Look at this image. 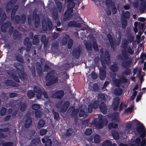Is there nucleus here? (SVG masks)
Here are the masks:
<instances>
[{
    "label": "nucleus",
    "instance_id": "1",
    "mask_svg": "<svg viewBox=\"0 0 146 146\" xmlns=\"http://www.w3.org/2000/svg\"><path fill=\"white\" fill-rule=\"evenodd\" d=\"M108 123V120L106 118H104L101 115H99L98 118L94 119L92 123L97 128L99 129L102 128L104 125H107Z\"/></svg>",
    "mask_w": 146,
    "mask_h": 146
},
{
    "label": "nucleus",
    "instance_id": "2",
    "mask_svg": "<svg viewBox=\"0 0 146 146\" xmlns=\"http://www.w3.org/2000/svg\"><path fill=\"white\" fill-rule=\"evenodd\" d=\"M55 70H51L47 74L45 77V80L46 81V85L47 86H50L54 83L57 82L58 78L57 77L54 78Z\"/></svg>",
    "mask_w": 146,
    "mask_h": 146
},
{
    "label": "nucleus",
    "instance_id": "3",
    "mask_svg": "<svg viewBox=\"0 0 146 146\" xmlns=\"http://www.w3.org/2000/svg\"><path fill=\"white\" fill-rule=\"evenodd\" d=\"M135 125L136 127V130L137 133L140 134L141 138L145 137L146 136V129L143 124L140 121L136 120Z\"/></svg>",
    "mask_w": 146,
    "mask_h": 146
},
{
    "label": "nucleus",
    "instance_id": "4",
    "mask_svg": "<svg viewBox=\"0 0 146 146\" xmlns=\"http://www.w3.org/2000/svg\"><path fill=\"white\" fill-rule=\"evenodd\" d=\"M14 66L16 68L17 72L20 79L24 80L26 78V75L24 72V69L23 65L18 62L15 63Z\"/></svg>",
    "mask_w": 146,
    "mask_h": 146
},
{
    "label": "nucleus",
    "instance_id": "5",
    "mask_svg": "<svg viewBox=\"0 0 146 146\" xmlns=\"http://www.w3.org/2000/svg\"><path fill=\"white\" fill-rule=\"evenodd\" d=\"M63 101H61L59 102L57 104L56 107L59 108L61 105L60 110L61 112L63 113L65 112L67 110L70 106V102L68 101H66L63 104Z\"/></svg>",
    "mask_w": 146,
    "mask_h": 146
},
{
    "label": "nucleus",
    "instance_id": "6",
    "mask_svg": "<svg viewBox=\"0 0 146 146\" xmlns=\"http://www.w3.org/2000/svg\"><path fill=\"white\" fill-rule=\"evenodd\" d=\"M53 93L51 96L53 98L60 99L63 96L64 94V91L63 90H57L53 91Z\"/></svg>",
    "mask_w": 146,
    "mask_h": 146
},
{
    "label": "nucleus",
    "instance_id": "7",
    "mask_svg": "<svg viewBox=\"0 0 146 146\" xmlns=\"http://www.w3.org/2000/svg\"><path fill=\"white\" fill-rule=\"evenodd\" d=\"M26 17L25 14H23L20 17L18 15H16L15 17V20L16 23L17 24H24L25 23Z\"/></svg>",
    "mask_w": 146,
    "mask_h": 146
},
{
    "label": "nucleus",
    "instance_id": "8",
    "mask_svg": "<svg viewBox=\"0 0 146 146\" xmlns=\"http://www.w3.org/2000/svg\"><path fill=\"white\" fill-rule=\"evenodd\" d=\"M120 99L118 97H115L113 99L112 104L113 110L115 111L118 110V108L120 103Z\"/></svg>",
    "mask_w": 146,
    "mask_h": 146
},
{
    "label": "nucleus",
    "instance_id": "9",
    "mask_svg": "<svg viewBox=\"0 0 146 146\" xmlns=\"http://www.w3.org/2000/svg\"><path fill=\"white\" fill-rule=\"evenodd\" d=\"M119 113L116 112L114 113L109 114L108 115V117L111 119L112 121L119 122Z\"/></svg>",
    "mask_w": 146,
    "mask_h": 146
},
{
    "label": "nucleus",
    "instance_id": "10",
    "mask_svg": "<svg viewBox=\"0 0 146 146\" xmlns=\"http://www.w3.org/2000/svg\"><path fill=\"white\" fill-rule=\"evenodd\" d=\"M24 44L26 45V50L27 52H29L32 45V42L29 41V38L28 37H26L24 41Z\"/></svg>",
    "mask_w": 146,
    "mask_h": 146
},
{
    "label": "nucleus",
    "instance_id": "11",
    "mask_svg": "<svg viewBox=\"0 0 146 146\" xmlns=\"http://www.w3.org/2000/svg\"><path fill=\"white\" fill-rule=\"evenodd\" d=\"M131 63V61L130 60L125 59L123 60L121 62V65L123 68H128L130 67Z\"/></svg>",
    "mask_w": 146,
    "mask_h": 146
},
{
    "label": "nucleus",
    "instance_id": "12",
    "mask_svg": "<svg viewBox=\"0 0 146 146\" xmlns=\"http://www.w3.org/2000/svg\"><path fill=\"white\" fill-rule=\"evenodd\" d=\"M79 112V110L78 108H74L71 112V117H74V121L75 122H76L78 119V115Z\"/></svg>",
    "mask_w": 146,
    "mask_h": 146
},
{
    "label": "nucleus",
    "instance_id": "13",
    "mask_svg": "<svg viewBox=\"0 0 146 146\" xmlns=\"http://www.w3.org/2000/svg\"><path fill=\"white\" fill-rule=\"evenodd\" d=\"M11 25V23L9 21H7L6 22L3 23L1 27V29L2 31L4 33L5 32L7 29L9 28Z\"/></svg>",
    "mask_w": 146,
    "mask_h": 146
},
{
    "label": "nucleus",
    "instance_id": "14",
    "mask_svg": "<svg viewBox=\"0 0 146 146\" xmlns=\"http://www.w3.org/2000/svg\"><path fill=\"white\" fill-rule=\"evenodd\" d=\"M99 77L100 80H104L106 76V74L105 70L101 67L99 69Z\"/></svg>",
    "mask_w": 146,
    "mask_h": 146
},
{
    "label": "nucleus",
    "instance_id": "15",
    "mask_svg": "<svg viewBox=\"0 0 146 146\" xmlns=\"http://www.w3.org/2000/svg\"><path fill=\"white\" fill-rule=\"evenodd\" d=\"M81 52V50L80 48L74 49L72 51V56L78 59L80 56Z\"/></svg>",
    "mask_w": 146,
    "mask_h": 146
},
{
    "label": "nucleus",
    "instance_id": "16",
    "mask_svg": "<svg viewBox=\"0 0 146 146\" xmlns=\"http://www.w3.org/2000/svg\"><path fill=\"white\" fill-rule=\"evenodd\" d=\"M104 60L108 65H109L110 63V58L108 52L106 51L104 52Z\"/></svg>",
    "mask_w": 146,
    "mask_h": 146
},
{
    "label": "nucleus",
    "instance_id": "17",
    "mask_svg": "<svg viewBox=\"0 0 146 146\" xmlns=\"http://www.w3.org/2000/svg\"><path fill=\"white\" fill-rule=\"evenodd\" d=\"M99 108L100 110L103 113L105 114L107 113V108L104 102H102L100 103Z\"/></svg>",
    "mask_w": 146,
    "mask_h": 146
},
{
    "label": "nucleus",
    "instance_id": "18",
    "mask_svg": "<svg viewBox=\"0 0 146 146\" xmlns=\"http://www.w3.org/2000/svg\"><path fill=\"white\" fill-rule=\"evenodd\" d=\"M73 11L67 9L64 13V16L65 20H67L72 17L71 14L72 13Z\"/></svg>",
    "mask_w": 146,
    "mask_h": 146
},
{
    "label": "nucleus",
    "instance_id": "19",
    "mask_svg": "<svg viewBox=\"0 0 146 146\" xmlns=\"http://www.w3.org/2000/svg\"><path fill=\"white\" fill-rule=\"evenodd\" d=\"M32 119L31 117H27L25 121L24 125L26 128H28L32 123Z\"/></svg>",
    "mask_w": 146,
    "mask_h": 146
},
{
    "label": "nucleus",
    "instance_id": "20",
    "mask_svg": "<svg viewBox=\"0 0 146 146\" xmlns=\"http://www.w3.org/2000/svg\"><path fill=\"white\" fill-rule=\"evenodd\" d=\"M119 69V66L116 63L111 65L110 66V70L113 72H117Z\"/></svg>",
    "mask_w": 146,
    "mask_h": 146
},
{
    "label": "nucleus",
    "instance_id": "21",
    "mask_svg": "<svg viewBox=\"0 0 146 146\" xmlns=\"http://www.w3.org/2000/svg\"><path fill=\"white\" fill-rule=\"evenodd\" d=\"M107 37L110 42L111 47H113L115 44V41L113 40L112 36L111 34H109L107 35Z\"/></svg>",
    "mask_w": 146,
    "mask_h": 146
},
{
    "label": "nucleus",
    "instance_id": "22",
    "mask_svg": "<svg viewBox=\"0 0 146 146\" xmlns=\"http://www.w3.org/2000/svg\"><path fill=\"white\" fill-rule=\"evenodd\" d=\"M102 145V146H117L115 143L112 144V142L109 140H106L103 142Z\"/></svg>",
    "mask_w": 146,
    "mask_h": 146
},
{
    "label": "nucleus",
    "instance_id": "23",
    "mask_svg": "<svg viewBox=\"0 0 146 146\" xmlns=\"http://www.w3.org/2000/svg\"><path fill=\"white\" fill-rule=\"evenodd\" d=\"M123 92L122 90L119 88H116L114 90V93L115 96H119L121 95Z\"/></svg>",
    "mask_w": 146,
    "mask_h": 146
},
{
    "label": "nucleus",
    "instance_id": "24",
    "mask_svg": "<svg viewBox=\"0 0 146 146\" xmlns=\"http://www.w3.org/2000/svg\"><path fill=\"white\" fill-rule=\"evenodd\" d=\"M55 4L57 7V9L59 12H61L62 10V3L60 1H55Z\"/></svg>",
    "mask_w": 146,
    "mask_h": 146
},
{
    "label": "nucleus",
    "instance_id": "25",
    "mask_svg": "<svg viewBox=\"0 0 146 146\" xmlns=\"http://www.w3.org/2000/svg\"><path fill=\"white\" fill-rule=\"evenodd\" d=\"M111 134L113 139L115 140H118L119 138V133L116 130L112 131Z\"/></svg>",
    "mask_w": 146,
    "mask_h": 146
},
{
    "label": "nucleus",
    "instance_id": "26",
    "mask_svg": "<svg viewBox=\"0 0 146 146\" xmlns=\"http://www.w3.org/2000/svg\"><path fill=\"white\" fill-rule=\"evenodd\" d=\"M41 41L43 44L44 47H46L47 44L48 40L46 39L44 35H42L41 38Z\"/></svg>",
    "mask_w": 146,
    "mask_h": 146
},
{
    "label": "nucleus",
    "instance_id": "27",
    "mask_svg": "<svg viewBox=\"0 0 146 146\" xmlns=\"http://www.w3.org/2000/svg\"><path fill=\"white\" fill-rule=\"evenodd\" d=\"M5 83L6 85L8 86H16V83L12 80H7L5 81Z\"/></svg>",
    "mask_w": 146,
    "mask_h": 146
},
{
    "label": "nucleus",
    "instance_id": "28",
    "mask_svg": "<svg viewBox=\"0 0 146 146\" xmlns=\"http://www.w3.org/2000/svg\"><path fill=\"white\" fill-rule=\"evenodd\" d=\"M126 49H124L121 50L122 55L125 59H128L129 58V56Z\"/></svg>",
    "mask_w": 146,
    "mask_h": 146
},
{
    "label": "nucleus",
    "instance_id": "29",
    "mask_svg": "<svg viewBox=\"0 0 146 146\" xmlns=\"http://www.w3.org/2000/svg\"><path fill=\"white\" fill-rule=\"evenodd\" d=\"M52 113L54 115V119L55 121H59V113L53 109L52 110Z\"/></svg>",
    "mask_w": 146,
    "mask_h": 146
},
{
    "label": "nucleus",
    "instance_id": "30",
    "mask_svg": "<svg viewBox=\"0 0 146 146\" xmlns=\"http://www.w3.org/2000/svg\"><path fill=\"white\" fill-rule=\"evenodd\" d=\"M40 140L38 139H33L31 141V146H36L38 145L40 142Z\"/></svg>",
    "mask_w": 146,
    "mask_h": 146
},
{
    "label": "nucleus",
    "instance_id": "31",
    "mask_svg": "<svg viewBox=\"0 0 146 146\" xmlns=\"http://www.w3.org/2000/svg\"><path fill=\"white\" fill-rule=\"evenodd\" d=\"M98 98L99 101L104 102L106 101V98L105 95L103 94H99L98 95Z\"/></svg>",
    "mask_w": 146,
    "mask_h": 146
},
{
    "label": "nucleus",
    "instance_id": "32",
    "mask_svg": "<svg viewBox=\"0 0 146 146\" xmlns=\"http://www.w3.org/2000/svg\"><path fill=\"white\" fill-rule=\"evenodd\" d=\"M146 9L145 2L141 3L140 4L139 9L141 13H143Z\"/></svg>",
    "mask_w": 146,
    "mask_h": 146
},
{
    "label": "nucleus",
    "instance_id": "33",
    "mask_svg": "<svg viewBox=\"0 0 146 146\" xmlns=\"http://www.w3.org/2000/svg\"><path fill=\"white\" fill-rule=\"evenodd\" d=\"M136 119H135L134 120H133L131 122H129L126 123V127L127 129H130L133 125L135 124Z\"/></svg>",
    "mask_w": 146,
    "mask_h": 146
},
{
    "label": "nucleus",
    "instance_id": "34",
    "mask_svg": "<svg viewBox=\"0 0 146 146\" xmlns=\"http://www.w3.org/2000/svg\"><path fill=\"white\" fill-rule=\"evenodd\" d=\"M122 15V19H129L130 17L131 14L129 11H126Z\"/></svg>",
    "mask_w": 146,
    "mask_h": 146
},
{
    "label": "nucleus",
    "instance_id": "35",
    "mask_svg": "<svg viewBox=\"0 0 146 146\" xmlns=\"http://www.w3.org/2000/svg\"><path fill=\"white\" fill-rule=\"evenodd\" d=\"M39 42V39L38 35H35L33 38V43L34 44H38Z\"/></svg>",
    "mask_w": 146,
    "mask_h": 146
},
{
    "label": "nucleus",
    "instance_id": "36",
    "mask_svg": "<svg viewBox=\"0 0 146 146\" xmlns=\"http://www.w3.org/2000/svg\"><path fill=\"white\" fill-rule=\"evenodd\" d=\"M34 92L37 94H42V91L41 89L37 86H35L33 88Z\"/></svg>",
    "mask_w": 146,
    "mask_h": 146
},
{
    "label": "nucleus",
    "instance_id": "37",
    "mask_svg": "<svg viewBox=\"0 0 146 146\" xmlns=\"http://www.w3.org/2000/svg\"><path fill=\"white\" fill-rule=\"evenodd\" d=\"M128 41L125 39L122 42L121 47L123 49H127L128 44Z\"/></svg>",
    "mask_w": 146,
    "mask_h": 146
},
{
    "label": "nucleus",
    "instance_id": "38",
    "mask_svg": "<svg viewBox=\"0 0 146 146\" xmlns=\"http://www.w3.org/2000/svg\"><path fill=\"white\" fill-rule=\"evenodd\" d=\"M124 69H125L122 72V75L126 76L129 75L131 73V69L129 68H124Z\"/></svg>",
    "mask_w": 146,
    "mask_h": 146
},
{
    "label": "nucleus",
    "instance_id": "39",
    "mask_svg": "<svg viewBox=\"0 0 146 146\" xmlns=\"http://www.w3.org/2000/svg\"><path fill=\"white\" fill-rule=\"evenodd\" d=\"M73 133V130L72 128H68L66 131L65 135L67 137L70 136Z\"/></svg>",
    "mask_w": 146,
    "mask_h": 146
},
{
    "label": "nucleus",
    "instance_id": "40",
    "mask_svg": "<svg viewBox=\"0 0 146 146\" xmlns=\"http://www.w3.org/2000/svg\"><path fill=\"white\" fill-rule=\"evenodd\" d=\"M68 25L69 27H79L77 25V23L75 21H70L68 22Z\"/></svg>",
    "mask_w": 146,
    "mask_h": 146
},
{
    "label": "nucleus",
    "instance_id": "41",
    "mask_svg": "<svg viewBox=\"0 0 146 146\" xmlns=\"http://www.w3.org/2000/svg\"><path fill=\"white\" fill-rule=\"evenodd\" d=\"M27 97L30 99L33 98L35 95L34 93L31 90H29L27 93Z\"/></svg>",
    "mask_w": 146,
    "mask_h": 146
},
{
    "label": "nucleus",
    "instance_id": "42",
    "mask_svg": "<svg viewBox=\"0 0 146 146\" xmlns=\"http://www.w3.org/2000/svg\"><path fill=\"white\" fill-rule=\"evenodd\" d=\"M127 24V19H121V25L123 29H125L126 28Z\"/></svg>",
    "mask_w": 146,
    "mask_h": 146
},
{
    "label": "nucleus",
    "instance_id": "43",
    "mask_svg": "<svg viewBox=\"0 0 146 146\" xmlns=\"http://www.w3.org/2000/svg\"><path fill=\"white\" fill-rule=\"evenodd\" d=\"M75 6V3L73 2H70L67 5V9H69V10L73 11V8Z\"/></svg>",
    "mask_w": 146,
    "mask_h": 146
},
{
    "label": "nucleus",
    "instance_id": "44",
    "mask_svg": "<svg viewBox=\"0 0 146 146\" xmlns=\"http://www.w3.org/2000/svg\"><path fill=\"white\" fill-rule=\"evenodd\" d=\"M113 82L114 84L117 87H119L121 84V81L120 79H116L113 80Z\"/></svg>",
    "mask_w": 146,
    "mask_h": 146
},
{
    "label": "nucleus",
    "instance_id": "45",
    "mask_svg": "<svg viewBox=\"0 0 146 146\" xmlns=\"http://www.w3.org/2000/svg\"><path fill=\"white\" fill-rule=\"evenodd\" d=\"M16 59L19 62L23 63L24 62L23 58L22 57L21 55L19 54H18L15 56Z\"/></svg>",
    "mask_w": 146,
    "mask_h": 146
},
{
    "label": "nucleus",
    "instance_id": "46",
    "mask_svg": "<svg viewBox=\"0 0 146 146\" xmlns=\"http://www.w3.org/2000/svg\"><path fill=\"white\" fill-rule=\"evenodd\" d=\"M35 115L36 118H40L42 116V112L40 110H36L35 111Z\"/></svg>",
    "mask_w": 146,
    "mask_h": 146
},
{
    "label": "nucleus",
    "instance_id": "47",
    "mask_svg": "<svg viewBox=\"0 0 146 146\" xmlns=\"http://www.w3.org/2000/svg\"><path fill=\"white\" fill-rule=\"evenodd\" d=\"M73 42L72 39H70L68 41L67 44L68 48L69 49H71L73 45Z\"/></svg>",
    "mask_w": 146,
    "mask_h": 146
},
{
    "label": "nucleus",
    "instance_id": "48",
    "mask_svg": "<svg viewBox=\"0 0 146 146\" xmlns=\"http://www.w3.org/2000/svg\"><path fill=\"white\" fill-rule=\"evenodd\" d=\"M100 137L98 135H96L94 137V140L95 143H100Z\"/></svg>",
    "mask_w": 146,
    "mask_h": 146
},
{
    "label": "nucleus",
    "instance_id": "49",
    "mask_svg": "<svg viewBox=\"0 0 146 146\" xmlns=\"http://www.w3.org/2000/svg\"><path fill=\"white\" fill-rule=\"evenodd\" d=\"M99 102L98 101L96 100L94 101L92 104V105L93 106V108L94 109H96L98 108L99 106Z\"/></svg>",
    "mask_w": 146,
    "mask_h": 146
},
{
    "label": "nucleus",
    "instance_id": "50",
    "mask_svg": "<svg viewBox=\"0 0 146 146\" xmlns=\"http://www.w3.org/2000/svg\"><path fill=\"white\" fill-rule=\"evenodd\" d=\"M40 108V106L37 104H34L32 105L31 108L32 109L35 111L38 110Z\"/></svg>",
    "mask_w": 146,
    "mask_h": 146
},
{
    "label": "nucleus",
    "instance_id": "51",
    "mask_svg": "<svg viewBox=\"0 0 146 146\" xmlns=\"http://www.w3.org/2000/svg\"><path fill=\"white\" fill-rule=\"evenodd\" d=\"M18 0H10L8 3V5H9L11 7L14 6L16 4Z\"/></svg>",
    "mask_w": 146,
    "mask_h": 146
},
{
    "label": "nucleus",
    "instance_id": "52",
    "mask_svg": "<svg viewBox=\"0 0 146 146\" xmlns=\"http://www.w3.org/2000/svg\"><path fill=\"white\" fill-rule=\"evenodd\" d=\"M45 124V121L44 120L41 119L39 120L38 124L39 127H43Z\"/></svg>",
    "mask_w": 146,
    "mask_h": 146
},
{
    "label": "nucleus",
    "instance_id": "53",
    "mask_svg": "<svg viewBox=\"0 0 146 146\" xmlns=\"http://www.w3.org/2000/svg\"><path fill=\"white\" fill-rule=\"evenodd\" d=\"M2 144V146H13L14 145V143L11 142H3Z\"/></svg>",
    "mask_w": 146,
    "mask_h": 146
},
{
    "label": "nucleus",
    "instance_id": "54",
    "mask_svg": "<svg viewBox=\"0 0 146 146\" xmlns=\"http://www.w3.org/2000/svg\"><path fill=\"white\" fill-rule=\"evenodd\" d=\"M52 144V141L51 139L46 138V141L45 144V146H51Z\"/></svg>",
    "mask_w": 146,
    "mask_h": 146
},
{
    "label": "nucleus",
    "instance_id": "55",
    "mask_svg": "<svg viewBox=\"0 0 146 146\" xmlns=\"http://www.w3.org/2000/svg\"><path fill=\"white\" fill-rule=\"evenodd\" d=\"M85 47L86 49L88 51H91L92 50V46L91 43H87L86 44Z\"/></svg>",
    "mask_w": 146,
    "mask_h": 146
},
{
    "label": "nucleus",
    "instance_id": "56",
    "mask_svg": "<svg viewBox=\"0 0 146 146\" xmlns=\"http://www.w3.org/2000/svg\"><path fill=\"white\" fill-rule=\"evenodd\" d=\"M52 15L54 19L55 20H56L58 18V11H53L52 12Z\"/></svg>",
    "mask_w": 146,
    "mask_h": 146
},
{
    "label": "nucleus",
    "instance_id": "57",
    "mask_svg": "<svg viewBox=\"0 0 146 146\" xmlns=\"http://www.w3.org/2000/svg\"><path fill=\"white\" fill-rule=\"evenodd\" d=\"M142 141L141 142L140 146H146V138L145 137L141 138Z\"/></svg>",
    "mask_w": 146,
    "mask_h": 146
},
{
    "label": "nucleus",
    "instance_id": "58",
    "mask_svg": "<svg viewBox=\"0 0 146 146\" xmlns=\"http://www.w3.org/2000/svg\"><path fill=\"white\" fill-rule=\"evenodd\" d=\"M101 58V62L102 65L104 68V69L106 68V65L105 61L104 60V58L102 57L101 56H100Z\"/></svg>",
    "mask_w": 146,
    "mask_h": 146
},
{
    "label": "nucleus",
    "instance_id": "59",
    "mask_svg": "<svg viewBox=\"0 0 146 146\" xmlns=\"http://www.w3.org/2000/svg\"><path fill=\"white\" fill-rule=\"evenodd\" d=\"M127 38L128 40L130 42L133 41L134 38L133 35L132 34L129 35H128Z\"/></svg>",
    "mask_w": 146,
    "mask_h": 146
},
{
    "label": "nucleus",
    "instance_id": "60",
    "mask_svg": "<svg viewBox=\"0 0 146 146\" xmlns=\"http://www.w3.org/2000/svg\"><path fill=\"white\" fill-rule=\"evenodd\" d=\"M93 47L94 50L96 51H98V48L96 42H93Z\"/></svg>",
    "mask_w": 146,
    "mask_h": 146
},
{
    "label": "nucleus",
    "instance_id": "61",
    "mask_svg": "<svg viewBox=\"0 0 146 146\" xmlns=\"http://www.w3.org/2000/svg\"><path fill=\"white\" fill-rule=\"evenodd\" d=\"M47 130L46 129H42L39 131V133L40 135H44L47 132Z\"/></svg>",
    "mask_w": 146,
    "mask_h": 146
},
{
    "label": "nucleus",
    "instance_id": "62",
    "mask_svg": "<svg viewBox=\"0 0 146 146\" xmlns=\"http://www.w3.org/2000/svg\"><path fill=\"white\" fill-rule=\"evenodd\" d=\"M7 110L6 108L3 107L1 109L0 111V115L3 116L5 114Z\"/></svg>",
    "mask_w": 146,
    "mask_h": 146
},
{
    "label": "nucleus",
    "instance_id": "63",
    "mask_svg": "<svg viewBox=\"0 0 146 146\" xmlns=\"http://www.w3.org/2000/svg\"><path fill=\"white\" fill-rule=\"evenodd\" d=\"M47 28L49 30H52V24L51 21H48L47 23Z\"/></svg>",
    "mask_w": 146,
    "mask_h": 146
},
{
    "label": "nucleus",
    "instance_id": "64",
    "mask_svg": "<svg viewBox=\"0 0 146 146\" xmlns=\"http://www.w3.org/2000/svg\"><path fill=\"white\" fill-rule=\"evenodd\" d=\"M92 132V129L90 128L88 129L85 131V134L87 135H90Z\"/></svg>",
    "mask_w": 146,
    "mask_h": 146
}]
</instances>
